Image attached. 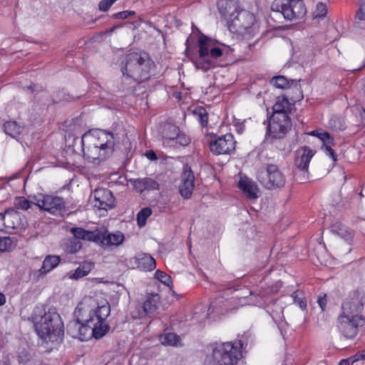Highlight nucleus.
<instances>
[{
	"label": "nucleus",
	"instance_id": "nucleus-12",
	"mask_svg": "<svg viewBox=\"0 0 365 365\" xmlns=\"http://www.w3.org/2000/svg\"><path fill=\"white\" fill-rule=\"evenodd\" d=\"M40 198L34 196L36 200V206L42 210L48 211L50 213L63 217L66 212V207L63 199L58 196L40 195Z\"/></svg>",
	"mask_w": 365,
	"mask_h": 365
},
{
	"label": "nucleus",
	"instance_id": "nucleus-32",
	"mask_svg": "<svg viewBox=\"0 0 365 365\" xmlns=\"http://www.w3.org/2000/svg\"><path fill=\"white\" fill-rule=\"evenodd\" d=\"M22 128L15 120H8L3 124L4 132L13 138H16L21 133Z\"/></svg>",
	"mask_w": 365,
	"mask_h": 365
},
{
	"label": "nucleus",
	"instance_id": "nucleus-36",
	"mask_svg": "<svg viewBox=\"0 0 365 365\" xmlns=\"http://www.w3.org/2000/svg\"><path fill=\"white\" fill-rule=\"evenodd\" d=\"M160 340L163 345L174 346L179 341L180 336L175 333L169 332L161 335Z\"/></svg>",
	"mask_w": 365,
	"mask_h": 365
},
{
	"label": "nucleus",
	"instance_id": "nucleus-40",
	"mask_svg": "<svg viewBox=\"0 0 365 365\" xmlns=\"http://www.w3.org/2000/svg\"><path fill=\"white\" fill-rule=\"evenodd\" d=\"M151 214L152 210L150 207H144L138 212L137 214V222L140 227L145 225L147 219Z\"/></svg>",
	"mask_w": 365,
	"mask_h": 365
},
{
	"label": "nucleus",
	"instance_id": "nucleus-38",
	"mask_svg": "<svg viewBox=\"0 0 365 365\" xmlns=\"http://www.w3.org/2000/svg\"><path fill=\"white\" fill-rule=\"evenodd\" d=\"M315 153L316 151L311 149L309 146H304L297 150L296 153L297 159L300 158V160H311Z\"/></svg>",
	"mask_w": 365,
	"mask_h": 365
},
{
	"label": "nucleus",
	"instance_id": "nucleus-62",
	"mask_svg": "<svg viewBox=\"0 0 365 365\" xmlns=\"http://www.w3.org/2000/svg\"><path fill=\"white\" fill-rule=\"evenodd\" d=\"M142 22H143V19L141 17H139L138 21H135L133 22H128V23L133 24L134 26V29H135V28L138 27Z\"/></svg>",
	"mask_w": 365,
	"mask_h": 365
},
{
	"label": "nucleus",
	"instance_id": "nucleus-24",
	"mask_svg": "<svg viewBox=\"0 0 365 365\" xmlns=\"http://www.w3.org/2000/svg\"><path fill=\"white\" fill-rule=\"evenodd\" d=\"M61 258L58 255H47L42 263V266L37 271L38 277H42L55 269L61 262Z\"/></svg>",
	"mask_w": 365,
	"mask_h": 365
},
{
	"label": "nucleus",
	"instance_id": "nucleus-18",
	"mask_svg": "<svg viewBox=\"0 0 365 365\" xmlns=\"http://www.w3.org/2000/svg\"><path fill=\"white\" fill-rule=\"evenodd\" d=\"M237 187L249 200H255L259 197V190L257 184L247 177L240 178L237 183Z\"/></svg>",
	"mask_w": 365,
	"mask_h": 365
},
{
	"label": "nucleus",
	"instance_id": "nucleus-28",
	"mask_svg": "<svg viewBox=\"0 0 365 365\" xmlns=\"http://www.w3.org/2000/svg\"><path fill=\"white\" fill-rule=\"evenodd\" d=\"M93 322V319L88 314L86 317H84L83 315L82 316L78 332L79 336L78 337L79 340L87 341L93 337L91 330Z\"/></svg>",
	"mask_w": 365,
	"mask_h": 365
},
{
	"label": "nucleus",
	"instance_id": "nucleus-17",
	"mask_svg": "<svg viewBox=\"0 0 365 365\" xmlns=\"http://www.w3.org/2000/svg\"><path fill=\"white\" fill-rule=\"evenodd\" d=\"M217 5L221 17L227 21V26H228L230 21H232L234 16L242 10L240 9L236 0H218Z\"/></svg>",
	"mask_w": 365,
	"mask_h": 365
},
{
	"label": "nucleus",
	"instance_id": "nucleus-43",
	"mask_svg": "<svg viewBox=\"0 0 365 365\" xmlns=\"http://www.w3.org/2000/svg\"><path fill=\"white\" fill-rule=\"evenodd\" d=\"M138 155L140 157L145 156L148 160H158V155L153 150H147L145 153H143L140 151H135L133 154L129 155L128 153L126 154L125 160H130L131 158L136 157Z\"/></svg>",
	"mask_w": 365,
	"mask_h": 365
},
{
	"label": "nucleus",
	"instance_id": "nucleus-27",
	"mask_svg": "<svg viewBox=\"0 0 365 365\" xmlns=\"http://www.w3.org/2000/svg\"><path fill=\"white\" fill-rule=\"evenodd\" d=\"M94 267V264L91 262L84 261L80 263L79 266L74 272H70L68 275L71 279L78 280L87 276Z\"/></svg>",
	"mask_w": 365,
	"mask_h": 365
},
{
	"label": "nucleus",
	"instance_id": "nucleus-15",
	"mask_svg": "<svg viewBox=\"0 0 365 365\" xmlns=\"http://www.w3.org/2000/svg\"><path fill=\"white\" fill-rule=\"evenodd\" d=\"M195 175L191 168L185 164L181 175V184L179 191L185 199L191 197L195 187Z\"/></svg>",
	"mask_w": 365,
	"mask_h": 365
},
{
	"label": "nucleus",
	"instance_id": "nucleus-1",
	"mask_svg": "<svg viewBox=\"0 0 365 365\" xmlns=\"http://www.w3.org/2000/svg\"><path fill=\"white\" fill-rule=\"evenodd\" d=\"M188 37L185 42V54L192 59L195 68L207 72L217 67H225L236 57L235 48L227 46L200 32L197 41L198 57L192 58L195 47L190 44Z\"/></svg>",
	"mask_w": 365,
	"mask_h": 365
},
{
	"label": "nucleus",
	"instance_id": "nucleus-30",
	"mask_svg": "<svg viewBox=\"0 0 365 365\" xmlns=\"http://www.w3.org/2000/svg\"><path fill=\"white\" fill-rule=\"evenodd\" d=\"M93 325H91L92 336L96 339H100L103 337L109 331L110 326L106 321L99 319L93 320Z\"/></svg>",
	"mask_w": 365,
	"mask_h": 365
},
{
	"label": "nucleus",
	"instance_id": "nucleus-54",
	"mask_svg": "<svg viewBox=\"0 0 365 365\" xmlns=\"http://www.w3.org/2000/svg\"><path fill=\"white\" fill-rule=\"evenodd\" d=\"M317 302H318L322 311H325L327 302V295L324 294L323 297H319V298L317 299Z\"/></svg>",
	"mask_w": 365,
	"mask_h": 365
},
{
	"label": "nucleus",
	"instance_id": "nucleus-39",
	"mask_svg": "<svg viewBox=\"0 0 365 365\" xmlns=\"http://www.w3.org/2000/svg\"><path fill=\"white\" fill-rule=\"evenodd\" d=\"M77 240L74 237V239L68 240L65 243V251L67 253L74 254L81 248V243Z\"/></svg>",
	"mask_w": 365,
	"mask_h": 365
},
{
	"label": "nucleus",
	"instance_id": "nucleus-25",
	"mask_svg": "<svg viewBox=\"0 0 365 365\" xmlns=\"http://www.w3.org/2000/svg\"><path fill=\"white\" fill-rule=\"evenodd\" d=\"M302 80L288 79L284 76H275L272 77L269 83L277 88L287 89L292 88L293 91H295V86H301L299 82Z\"/></svg>",
	"mask_w": 365,
	"mask_h": 365
},
{
	"label": "nucleus",
	"instance_id": "nucleus-14",
	"mask_svg": "<svg viewBox=\"0 0 365 365\" xmlns=\"http://www.w3.org/2000/svg\"><path fill=\"white\" fill-rule=\"evenodd\" d=\"M115 198L106 188H97L93 192V206L99 210H108L115 206Z\"/></svg>",
	"mask_w": 365,
	"mask_h": 365
},
{
	"label": "nucleus",
	"instance_id": "nucleus-19",
	"mask_svg": "<svg viewBox=\"0 0 365 365\" xmlns=\"http://www.w3.org/2000/svg\"><path fill=\"white\" fill-rule=\"evenodd\" d=\"M71 232L74 237L78 240H82L89 242L98 243L102 240V231L98 229L90 231L82 227H73Z\"/></svg>",
	"mask_w": 365,
	"mask_h": 365
},
{
	"label": "nucleus",
	"instance_id": "nucleus-31",
	"mask_svg": "<svg viewBox=\"0 0 365 365\" xmlns=\"http://www.w3.org/2000/svg\"><path fill=\"white\" fill-rule=\"evenodd\" d=\"M110 313V307L108 303L101 307H98L95 309H91L88 312V315L93 319V320L99 319L106 321V319L109 316Z\"/></svg>",
	"mask_w": 365,
	"mask_h": 365
},
{
	"label": "nucleus",
	"instance_id": "nucleus-22",
	"mask_svg": "<svg viewBox=\"0 0 365 365\" xmlns=\"http://www.w3.org/2000/svg\"><path fill=\"white\" fill-rule=\"evenodd\" d=\"M134 189L140 193L144 191L159 190V183L155 180L150 178H139L133 181Z\"/></svg>",
	"mask_w": 365,
	"mask_h": 365
},
{
	"label": "nucleus",
	"instance_id": "nucleus-56",
	"mask_svg": "<svg viewBox=\"0 0 365 365\" xmlns=\"http://www.w3.org/2000/svg\"><path fill=\"white\" fill-rule=\"evenodd\" d=\"M352 357L355 362L358 361H365V350L358 351L356 354L352 356Z\"/></svg>",
	"mask_w": 365,
	"mask_h": 365
},
{
	"label": "nucleus",
	"instance_id": "nucleus-23",
	"mask_svg": "<svg viewBox=\"0 0 365 365\" xmlns=\"http://www.w3.org/2000/svg\"><path fill=\"white\" fill-rule=\"evenodd\" d=\"M160 299L158 294H148L143 304V314L149 317H152L158 309Z\"/></svg>",
	"mask_w": 365,
	"mask_h": 365
},
{
	"label": "nucleus",
	"instance_id": "nucleus-37",
	"mask_svg": "<svg viewBox=\"0 0 365 365\" xmlns=\"http://www.w3.org/2000/svg\"><path fill=\"white\" fill-rule=\"evenodd\" d=\"M56 97L57 100H53V104L58 103L61 101L71 102L75 101V98L69 94L65 89H58L56 92Z\"/></svg>",
	"mask_w": 365,
	"mask_h": 365
},
{
	"label": "nucleus",
	"instance_id": "nucleus-13",
	"mask_svg": "<svg viewBox=\"0 0 365 365\" xmlns=\"http://www.w3.org/2000/svg\"><path fill=\"white\" fill-rule=\"evenodd\" d=\"M214 139L210 140V148L215 155L230 154L235 150L236 141L231 133L217 137L212 134Z\"/></svg>",
	"mask_w": 365,
	"mask_h": 365
},
{
	"label": "nucleus",
	"instance_id": "nucleus-6",
	"mask_svg": "<svg viewBox=\"0 0 365 365\" xmlns=\"http://www.w3.org/2000/svg\"><path fill=\"white\" fill-rule=\"evenodd\" d=\"M81 150L83 151L86 143L88 147L93 146L100 148V157L103 159L109 158L114 152L115 140L113 133L106 130L92 128L85 132L81 140Z\"/></svg>",
	"mask_w": 365,
	"mask_h": 365
},
{
	"label": "nucleus",
	"instance_id": "nucleus-51",
	"mask_svg": "<svg viewBox=\"0 0 365 365\" xmlns=\"http://www.w3.org/2000/svg\"><path fill=\"white\" fill-rule=\"evenodd\" d=\"M114 3V0H101L98 5V9L101 11H107Z\"/></svg>",
	"mask_w": 365,
	"mask_h": 365
},
{
	"label": "nucleus",
	"instance_id": "nucleus-21",
	"mask_svg": "<svg viewBox=\"0 0 365 365\" xmlns=\"http://www.w3.org/2000/svg\"><path fill=\"white\" fill-rule=\"evenodd\" d=\"M331 231L349 243L352 242L354 237V231L340 222L333 223L331 225Z\"/></svg>",
	"mask_w": 365,
	"mask_h": 365
},
{
	"label": "nucleus",
	"instance_id": "nucleus-20",
	"mask_svg": "<svg viewBox=\"0 0 365 365\" xmlns=\"http://www.w3.org/2000/svg\"><path fill=\"white\" fill-rule=\"evenodd\" d=\"M179 127L172 123H163L159 125V135L167 140L168 143H174V138L178 136Z\"/></svg>",
	"mask_w": 365,
	"mask_h": 365
},
{
	"label": "nucleus",
	"instance_id": "nucleus-5",
	"mask_svg": "<svg viewBox=\"0 0 365 365\" xmlns=\"http://www.w3.org/2000/svg\"><path fill=\"white\" fill-rule=\"evenodd\" d=\"M243 343L238 340L235 343H213L208 346V352L203 365H237L242 357Z\"/></svg>",
	"mask_w": 365,
	"mask_h": 365
},
{
	"label": "nucleus",
	"instance_id": "nucleus-10",
	"mask_svg": "<svg viewBox=\"0 0 365 365\" xmlns=\"http://www.w3.org/2000/svg\"><path fill=\"white\" fill-rule=\"evenodd\" d=\"M364 316H353L340 313L336 321V327L340 334L346 339H353L359 332V327L364 326Z\"/></svg>",
	"mask_w": 365,
	"mask_h": 365
},
{
	"label": "nucleus",
	"instance_id": "nucleus-55",
	"mask_svg": "<svg viewBox=\"0 0 365 365\" xmlns=\"http://www.w3.org/2000/svg\"><path fill=\"white\" fill-rule=\"evenodd\" d=\"M234 125L236 128V131L239 133V134H241L243 133L244 130H245V121L243 122H240L239 120L238 121H235L234 122Z\"/></svg>",
	"mask_w": 365,
	"mask_h": 365
},
{
	"label": "nucleus",
	"instance_id": "nucleus-50",
	"mask_svg": "<svg viewBox=\"0 0 365 365\" xmlns=\"http://www.w3.org/2000/svg\"><path fill=\"white\" fill-rule=\"evenodd\" d=\"M12 240L9 237H0V252H5L9 250Z\"/></svg>",
	"mask_w": 365,
	"mask_h": 365
},
{
	"label": "nucleus",
	"instance_id": "nucleus-34",
	"mask_svg": "<svg viewBox=\"0 0 365 365\" xmlns=\"http://www.w3.org/2000/svg\"><path fill=\"white\" fill-rule=\"evenodd\" d=\"M58 164L57 165L61 166L68 170H71L72 171H76L80 174H86L87 173V169L84 165H78L75 162L71 161H58Z\"/></svg>",
	"mask_w": 365,
	"mask_h": 365
},
{
	"label": "nucleus",
	"instance_id": "nucleus-60",
	"mask_svg": "<svg viewBox=\"0 0 365 365\" xmlns=\"http://www.w3.org/2000/svg\"><path fill=\"white\" fill-rule=\"evenodd\" d=\"M354 362L355 361L351 356L347 359L341 360L339 365H353Z\"/></svg>",
	"mask_w": 365,
	"mask_h": 365
},
{
	"label": "nucleus",
	"instance_id": "nucleus-47",
	"mask_svg": "<svg viewBox=\"0 0 365 365\" xmlns=\"http://www.w3.org/2000/svg\"><path fill=\"white\" fill-rule=\"evenodd\" d=\"M330 128L335 131L337 130H344L345 129V126L344 123L339 118L332 117L329 120Z\"/></svg>",
	"mask_w": 365,
	"mask_h": 365
},
{
	"label": "nucleus",
	"instance_id": "nucleus-35",
	"mask_svg": "<svg viewBox=\"0 0 365 365\" xmlns=\"http://www.w3.org/2000/svg\"><path fill=\"white\" fill-rule=\"evenodd\" d=\"M139 266L145 271H152L156 267L155 259L150 255H145L140 259Z\"/></svg>",
	"mask_w": 365,
	"mask_h": 365
},
{
	"label": "nucleus",
	"instance_id": "nucleus-33",
	"mask_svg": "<svg viewBox=\"0 0 365 365\" xmlns=\"http://www.w3.org/2000/svg\"><path fill=\"white\" fill-rule=\"evenodd\" d=\"M193 115L196 117L202 127H207L208 123V113L202 106H197L193 110Z\"/></svg>",
	"mask_w": 365,
	"mask_h": 365
},
{
	"label": "nucleus",
	"instance_id": "nucleus-8",
	"mask_svg": "<svg viewBox=\"0 0 365 365\" xmlns=\"http://www.w3.org/2000/svg\"><path fill=\"white\" fill-rule=\"evenodd\" d=\"M272 11L282 14L287 21L299 20L307 14V8L303 0H274Z\"/></svg>",
	"mask_w": 365,
	"mask_h": 365
},
{
	"label": "nucleus",
	"instance_id": "nucleus-63",
	"mask_svg": "<svg viewBox=\"0 0 365 365\" xmlns=\"http://www.w3.org/2000/svg\"><path fill=\"white\" fill-rule=\"evenodd\" d=\"M6 303V297L4 294L0 292V306L4 305Z\"/></svg>",
	"mask_w": 365,
	"mask_h": 365
},
{
	"label": "nucleus",
	"instance_id": "nucleus-4",
	"mask_svg": "<svg viewBox=\"0 0 365 365\" xmlns=\"http://www.w3.org/2000/svg\"><path fill=\"white\" fill-rule=\"evenodd\" d=\"M35 331L43 341L61 342L64 337V324L54 307H36L31 316Z\"/></svg>",
	"mask_w": 365,
	"mask_h": 365
},
{
	"label": "nucleus",
	"instance_id": "nucleus-59",
	"mask_svg": "<svg viewBox=\"0 0 365 365\" xmlns=\"http://www.w3.org/2000/svg\"><path fill=\"white\" fill-rule=\"evenodd\" d=\"M30 360L29 355L28 354H22L19 356V362L21 364H26Z\"/></svg>",
	"mask_w": 365,
	"mask_h": 365
},
{
	"label": "nucleus",
	"instance_id": "nucleus-48",
	"mask_svg": "<svg viewBox=\"0 0 365 365\" xmlns=\"http://www.w3.org/2000/svg\"><path fill=\"white\" fill-rule=\"evenodd\" d=\"M136 14L135 11H130V10H126L123 11H119L117 13L113 14L111 16V18L113 19H127L129 17L134 16Z\"/></svg>",
	"mask_w": 365,
	"mask_h": 365
},
{
	"label": "nucleus",
	"instance_id": "nucleus-9",
	"mask_svg": "<svg viewBox=\"0 0 365 365\" xmlns=\"http://www.w3.org/2000/svg\"><path fill=\"white\" fill-rule=\"evenodd\" d=\"M257 179L267 190L282 188L286 182L284 175L274 164H268L265 169L259 170Z\"/></svg>",
	"mask_w": 365,
	"mask_h": 365
},
{
	"label": "nucleus",
	"instance_id": "nucleus-57",
	"mask_svg": "<svg viewBox=\"0 0 365 365\" xmlns=\"http://www.w3.org/2000/svg\"><path fill=\"white\" fill-rule=\"evenodd\" d=\"M126 24H128V22H124V23H121V24H116V25H114L112 27H110L109 29H108L106 31V34H112L116 29H120L123 26H124Z\"/></svg>",
	"mask_w": 365,
	"mask_h": 365
},
{
	"label": "nucleus",
	"instance_id": "nucleus-16",
	"mask_svg": "<svg viewBox=\"0 0 365 365\" xmlns=\"http://www.w3.org/2000/svg\"><path fill=\"white\" fill-rule=\"evenodd\" d=\"M310 135L318 138L322 141L321 149L332 160H337V155L333 150L334 139L331 134L322 129H317L309 133Z\"/></svg>",
	"mask_w": 365,
	"mask_h": 365
},
{
	"label": "nucleus",
	"instance_id": "nucleus-11",
	"mask_svg": "<svg viewBox=\"0 0 365 365\" xmlns=\"http://www.w3.org/2000/svg\"><path fill=\"white\" fill-rule=\"evenodd\" d=\"M365 304V292L356 289L351 292L348 297L341 304V312L344 314L363 316L362 311Z\"/></svg>",
	"mask_w": 365,
	"mask_h": 365
},
{
	"label": "nucleus",
	"instance_id": "nucleus-3",
	"mask_svg": "<svg viewBox=\"0 0 365 365\" xmlns=\"http://www.w3.org/2000/svg\"><path fill=\"white\" fill-rule=\"evenodd\" d=\"M295 93L296 96L281 95L276 97L272 112L268 114L266 135L274 139H282L291 130L292 123L290 115L296 110L295 103L304 98L301 86H295Z\"/></svg>",
	"mask_w": 365,
	"mask_h": 365
},
{
	"label": "nucleus",
	"instance_id": "nucleus-49",
	"mask_svg": "<svg viewBox=\"0 0 365 365\" xmlns=\"http://www.w3.org/2000/svg\"><path fill=\"white\" fill-rule=\"evenodd\" d=\"M327 14V8L325 4L319 2L317 4L314 11L315 17L323 18Z\"/></svg>",
	"mask_w": 365,
	"mask_h": 365
},
{
	"label": "nucleus",
	"instance_id": "nucleus-7",
	"mask_svg": "<svg viewBox=\"0 0 365 365\" xmlns=\"http://www.w3.org/2000/svg\"><path fill=\"white\" fill-rule=\"evenodd\" d=\"M227 28L233 34L250 38L259 33V22L253 13L241 10L230 21Z\"/></svg>",
	"mask_w": 365,
	"mask_h": 365
},
{
	"label": "nucleus",
	"instance_id": "nucleus-58",
	"mask_svg": "<svg viewBox=\"0 0 365 365\" xmlns=\"http://www.w3.org/2000/svg\"><path fill=\"white\" fill-rule=\"evenodd\" d=\"M279 312H274V311H272L271 312V316L272 317V319L277 322V321H280L282 319V307H279Z\"/></svg>",
	"mask_w": 365,
	"mask_h": 365
},
{
	"label": "nucleus",
	"instance_id": "nucleus-61",
	"mask_svg": "<svg viewBox=\"0 0 365 365\" xmlns=\"http://www.w3.org/2000/svg\"><path fill=\"white\" fill-rule=\"evenodd\" d=\"M25 89L30 91L31 93H34L36 91V85L32 83L29 86L25 87Z\"/></svg>",
	"mask_w": 365,
	"mask_h": 365
},
{
	"label": "nucleus",
	"instance_id": "nucleus-52",
	"mask_svg": "<svg viewBox=\"0 0 365 365\" xmlns=\"http://www.w3.org/2000/svg\"><path fill=\"white\" fill-rule=\"evenodd\" d=\"M359 6V7L356 11L355 18L359 21H364L365 20V1H361Z\"/></svg>",
	"mask_w": 365,
	"mask_h": 365
},
{
	"label": "nucleus",
	"instance_id": "nucleus-44",
	"mask_svg": "<svg viewBox=\"0 0 365 365\" xmlns=\"http://www.w3.org/2000/svg\"><path fill=\"white\" fill-rule=\"evenodd\" d=\"M155 277L158 279L160 282H161L163 284L167 285L168 287H170V289H172V278L167 273L160 269H158L157 271H155Z\"/></svg>",
	"mask_w": 365,
	"mask_h": 365
},
{
	"label": "nucleus",
	"instance_id": "nucleus-42",
	"mask_svg": "<svg viewBox=\"0 0 365 365\" xmlns=\"http://www.w3.org/2000/svg\"><path fill=\"white\" fill-rule=\"evenodd\" d=\"M33 205L36 206V202H34L33 201H30L26 199L24 197H17L15 201L16 207L23 210H29Z\"/></svg>",
	"mask_w": 365,
	"mask_h": 365
},
{
	"label": "nucleus",
	"instance_id": "nucleus-41",
	"mask_svg": "<svg viewBox=\"0 0 365 365\" xmlns=\"http://www.w3.org/2000/svg\"><path fill=\"white\" fill-rule=\"evenodd\" d=\"M292 297L293 298L294 303L298 304L302 309H307V300L302 292L299 290L294 291L292 294Z\"/></svg>",
	"mask_w": 365,
	"mask_h": 365
},
{
	"label": "nucleus",
	"instance_id": "nucleus-45",
	"mask_svg": "<svg viewBox=\"0 0 365 365\" xmlns=\"http://www.w3.org/2000/svg\"><path fill=\"white\" fill-rule=\"evenodd\" d=\"M191 139L190 136L187 135L183 132H180L179 130L178 136L174 138V143H178L182 146L188 145L190 143Z\"/></svg>",
	"mask_w": 365,
	"mask_h": 365
},
{
	"label": "nucleus",
	"instance_id": "nucleus-26",
	"mask_svg": "<svg viewBox=\"0 0 365 365\" xmlns=\"http://www.w3.org/2000/svg\"><path fill=\"white\" fill-rule=\"evenodd\" d=\"M102 236L100 242L106 246H118L123 243L125 239L124 235L120 231L110 233L106 230L102 231Z\"/></svg>",
	"mask_w": 365,
	"mask_h": 365
},
{
	"label": "nucleus",
	"instance_id": "nucleus-64",
	"mask_svg": "<svg viewBox=\"0 0 365 365\" xmlns=\"http://www.w3.org/2000/svg\"><path fill=\"white\" fill-rule=\"evenodd\" d=\"M218 301H219V299H215L214 302H212L210 304V307H215L217 304Z\"/></svg>",
	"mask_w": 365,
	"mask_h": 365
},
{
	"label": "nucleus",
	"instance_id": "nucleus-29",
	"mask_svg": "<svg viewBox=\"0 0 365 365\" xmlns=\"http://www.w3.org/2000/svg\"><path fill=\"white\" fill-rule=\"evenodd\" d=\"M83 311L82 308H80L79 306H77L75 309V315L76 319L73 321H71L67 324V334H69L71 337L78 339L79 336L78 332L80 329V325L81 323V317L83 314L81 312Z\"/></svg>",
	"mask_w": 365,
	"mask_h": 365
},
{
	"label": "nucleus",
	"instance_id": "nucleus-2",
	"mask_svg": "<svg viewBox=\"0 0 365 365\" xmlns=\"http://www.w3.org/2000/svg\"><path fill=\"white\" fill-rule=\"evenodd\" d=\"M156 65L151 58L149 53L145 51H133L126 54L125 62L120 63V71L123 76L125 78H130L135 85L133 87L132 91L135 95L141 88V92L152 93L162 83L155 75H151L152 70L155 69Z\"/></svg>",
	"mask_w": 365,
	"mask_h": 365
},
{
	"label": "nucleus",
	"instance_id": "nucleus-46",
	"mask_svg": "<svg viewBox=\"0 0 365 365\" xmlns=\"http://www.w3.org/2000/svg\"><path fill=\"white\" fill-rule=\"evenodd\" d=\"M65 139H66V146L68 147V150H66V152L74 153L75 150H74L73 147L75 145L76 142L78 141V138L77 136L74 135L73 134L68 133L66 135Z\"/></svg>",
	"mask_w": 365,
	"mask_h": 365
},
{
	"label": "nucleus",
	"instance_id": "nucleus-53",
	"mask_svg": "<svg viewBox=\"0 0 365 365\" xmlns=\"http://www.w3.org/2000/svg\"><path fill=\"white\" fill-rule=\"evenodd\" d=\"M310 161H300L298 165H297V170L294 171V175H297V171L306 173L308 171L309 163Z\"/></svg>",
	"mask_w": 365,
	"mask_h": 365
}]
</instances>
